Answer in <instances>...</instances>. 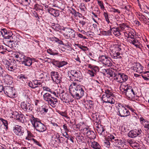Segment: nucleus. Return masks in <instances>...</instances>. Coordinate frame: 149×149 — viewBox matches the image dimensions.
<instances>
[{"instance_id":"obj_1","label":"nucleus","mask_w":149,"mask_h":149,"mask_svg":"<svg viewBox=\"0 0 149 149\" xmlns=\"http://www.w3.org/2000/svg\"><path fill=\"white\" fill-rule=\"evenodd\" d=\"M84 87L82 85H77L76 83H72L70 87V92L73 97L78 100L81 98L84 95Z\"/></svg>"},{"instance_id":"obj_2","label":"nucleus","mask_w":149,"mask_h":149,"mask_svg":"<svg viewBox=\"0 0 149 149\" xmlns=\"http://www.w3.org/2000/svg\"><path fill=\"white\" fill-rule=\"evenodd\" d=\"M120 91L130 100H134L137 96V89L136 87H132L128 85H122L120 87Z\"/></svg>"},{"instance_id":"obj_3","label":"nucleus","mask_w":149,"mask_h":149,"mask_svg":"<svg viewBox=\"0 0 149 149\" xmlns=\"http://www.w3.org/2000/svg\"><path fill=\"white\" fill-rule=\"evenodd\" d=\"M128 108L132 112H134L135 110L133 109L131 106L129 105H123L122 104H119L117 107L118 115L120 117H127L130 116V113L129 111L126 108Z\"/></svg>"},{"instance_id":"obj_4","label":"nucleus","mask_w":149,"mask_h":149,"mask_svg":"<svg viewBox=\"0 0 149 149\" xmlns=\"http://www.w3.org/2000/svg\"><path fill=\"white\" fill-rule=\"evenodd\" d=\"M29 120L31 122L33 126L36 130L40 132H43L46 130V127L39 121V120L35 118L32 115L28 116Z\"/></svg>"},{"instance_id":"obj_5","label":"nucleus","mask_w":149,"mask_h":149,"mask_svg":"<svg viewBox=\"0 0 149 149\" xmlns=\"http://www.w3.org/2000/svg\"><path fill=\"white\" fill-rule=\"evenodd\" d=\"M123 44L113 45L111 46L110 49L111 50L112 57L114 58L121 59L122 54V49Z\"/></svg>"},{"instance_id":"obj_6","label":"nucleus","mask_w":149,"mask_h":149,"mask_svg":"<svg viewBox=\"0 0 149 149\" xmlns=\"http://www.w3.org/2000/svg\"><path fill=\"white\" fill-rule=\"evenodd\" d=\"M68 73L70 75V80L72 81L80 82L83 79L81 73L78 70H71L69 71Z\"/></svg>"},{"instance_id":"obj_7","label":"nucleus","mask_w":149,"mask_h":149,"mask_svg":"<svg viewBox=\"0 0 149 149\" xmlns=\"http://www.w3.org/2000/svg\"><path fill=\"white\" fill-rule=\"evenodd\" d=\"M114 95L113 92L108 89L105 90L104 94L102 96V100L104 102L113 104L115 102V100L112 97Z\"/></svg>"},{"instance_id":"obj_8","label":"nucleus","mask_w":149,"mask_h":149,"mask_svg":"<svg viewBox=\"0 0 149 149\" xmlns=\"http://www.w3.org/2000/svg\"><path fill=\"white\" fill-rule=\"evenodd\" d=\"M43 100L47 102L51 107L53 108L56 107L58 101L56 98L52 96L51 94L48 93H46L43 95Z\"/></svg>"},{"instance_id":"obj_9","label":"nucleus","mask_w":149,"mask_h":149,"mask_svg":"<svg viewBox=\"0 0 149 149\" xmlns=\"http://www.w3.org/2000/svg\"><path fill=\"white\" fill-rule=\"evenodd\" d=\"M112 76L113 77L114 80L120 83L125 82L128 79L127 75L121 72L113 73Z\"/></svg>"},{"instance_id":"obj_10","label":"nucleus","mask_w":149,"mask_h":149,"mask_svg":"<svg viewBox=\"0 0 149 149\" xmlns=\"http://www.w3.org/2000/svg\"><path fill=\"white\" fill-rule=\"evenodd\" d=\"M63 31V33L64 36L67 39L74 38L76 32L72 29L63 27L61 29Z\"/></svg>"},{"instance_id":"obj_11","label":"nucleus","mask_w":149,"mask_h":149,"mask_svg":"<svg viewBox=\"0 0 149 149\" xmlns=\"http://www.w3.org/2000/svg\"><path fill=\"white\" fill-rule=\"evenodd\" d=\"M3 92L6 95L10 98H14L16 97V94L13 87L9 86H5Z\"/></svg>"},{"instance_id":"obj_12","label":"nucleus","mask_w":149,"mask_h":149,"mask_svg":"<svg viewBox=\"0 0 149 149\" xmlns=\"http://www.w3.org/2000/svg\"><path fill=\"white\" fill-rule=\"evenodd\" d=\"M50 76L53 81L56 84H60L62 82V77L57 72L52 71L50 73Z\"/></svg>"},{"instance_id":"obj_13","label":"nucleus","mask_w":149,"mask_h":149,"mask_svg":"<svg viewBox=\"0 0 149 149\" xmlns=\"http://www.w3.org/2000/svg\"><path fill=\"white\" fill-rule=\"evenodd\" d=\"M99 60L103 64L107 67L111 66L112 65L110 58L104 55L100 56L99 57Z\"/></svg>"},{"instance_id":"obj_14","label":"nucleus","mask_w":149,"mask_h":149,"mask_svg":"<svg viewBox=\"0 0 149 149\" xmlns=\"http://www.w3.org/2000/svg\"><path fill=\"white\" fill-rule=\"evenodd\" d=\"M96 130L98 133L103 137H105L107 135V132L104 127L100 124L97 123L95 125Z\"/></svg>"},{"instance_id":"obj_15","label":"nucleus","mask_w":149,"mask_h":149,"mask_svg":"<svg viewBox=\"0 0 149 149\" xmlns=\"http://www.w3.org/2000/svg\"><path fill=\"white\" fill-rule=\"evenodd\" d=\"M12 116L11 117L15 119L22 123H24L25 120V118L24 116L21 114L18 113L17 112L13 111L11 113Z\"/></svg>"},{"instance_id":"obj_16","label":"nucleus","mask_w":149,"mask_h":149,"mask_svg":"<svg viewBox=\"0 0 149 149\" xmlns=\"http://www.w3.org/2000/svg\"><path fill=\"white\" fill-rule=\"evenodd\" d=\"M130 68L136 72L141 74L143 72L144 67L139 63L136 62Z\"/></svg>"},{"instance_id":"obj_17","label":"nucleus","mask_w":149,"mask_h":149,"mask_svg":"<svg viewBox=\"0 0 149 149\" xmlns=\"http://www.w3.org/2000/svg\"><path fill=\"white\" fill-rule=\"evenodd\" d=\"M141 130L139 129L130 130L128 133V136L131 138H134L139 135L142 132Z\"/></svg>"},{"instance_id":"obj_18","label":"nucleus","mask_w":149,"mask_h":149,"mask_svg":"<svg viewBox=\"0 0 149 149\" xmlns=\"http://www.w3.org/2000/svg\"><path fill=\"white\" fill-rule=\"evenodd\" d=\"M21 107L24 111L29 112L32 110V107L30 103L27 100L23 101L21 103Z\"/></svg>"},{"instance_id":"obj_19","label":"nucleus","mask_w":149,"mask_h":149,"mask_svg":"<svg viewBox=\"0 0 149 149\" xmlns=\"http://www.w3.org/2000/svg\"><path fill=\"white\" fill-rule=\"evenodd\" d=\"M59 95L61 100L65 103H69L71 101L69 95L65 93L64 91H62L61 93H59Z\"/></svg>"},{"instance_id":"obj_20","label":"nucleus","mask_w":149,"mask_h":149,"mask_svg":"<svg viewBox=\"0 0 149 149\" xmlns=\"http://www.w3.org/2000/svg\"><path fill=\"white\" fill-rule=\"evenodd\" d=\"M28 86L33 89H35L36 88L42 86V82L40 80H33L29 82Z\"/></svg>"},{"instance_id":"obj_21","label":"nucleus","mask_w":149,"mask_h":149,"mask_svg":"<svg viewBox=\"0 0 149 149\" xmlns=\"http://www.w3.org/2000/svg\"><path fill=\"white\" fill-rule=\"evenodd\" d=\"M140 120L141 124L144 127V130L149 132V121L143 117L140 118Z\"/></svg>"},{"instance_id":"obj_22","label":"nucleus","mask_w":149,"mask_h":149,"mask_svg":"<svg viewBox=\"0 0 149 149\" xmlns=\"http://www.w3.org/2000/svg\"><path fill=\"white\" fill-rule=\"evenodd\" d=\"M12 55L14 58L17 59V61H21V62L24 59L25 56L22 53L18 52H13Z\"/></svg>"},{"instance_id":"obj_23","label":"nucleus","mask_w":149,"mask_h":149,"mask_svg":"<svg viewBox=\"0 0 149 149\" xmlns=\"http://www.w3.org/2000/svg\"><path fill=\"white\" fill-rule=\"evenodd\" d=\"M13 131L15 134L18 136H22L24 133V131L22 130V128L18 125H16Z\"/></svg>"},{"instance_id":"obj_24","label":"nucleus","mask_w":149,"mask_h":149,"mask_svg":"<svg viewBox=\"0 0 149 149\" xmlns=\"http://www.w3.org/2000/svg\"><path fill=\"white\" fill-rule=\"evenodd\" d=\"M128 41L131 44L134 45L137 48H140L141 44L140 40L136 38H134L132 40H129Z\"/></svg>"},{"instance_id":"obj_25","label":"nucleus","mask_w":149,"mask_h":149,"mask_svg":"<svg viewBox=\"0 0 149 149\" xmlns=\"http://www.w3.org/2000/svg\"><path fill=\"white\" fill-rule=\"evenodd\" d=\"M21 63L25 66H30L32 63V59L29 57L25 56Z\"/></svg>"},{"instance_id":"obj_26","label":"nucleus","mask_w":149,"mask_h":149,"mask_svg":"<svg viewBox=\"0 0 149 149\" xmlns=\"http://www.w3.org/2000/svg\"><path fill=\"white\" fill-rule=\"evenodd\" d=\"M1 33L3 37L5 38H11V34H12L11 33L8 32L6 29H2L1 31Z\"/></svg>"},{"instance_id":"obj_27","label":"nucleus","mask_w":149,"mask_h":149,"mask_svg":"<svg viewBox=\"0 0 149 149\" xmlns=\"http://www.w3.org/2000/svg\"><path fill=\"white\" fill-rule=\"evenodd\" d=\"M119 28L120 30L122 31H123V32L125 33H125L126 31L128 30H129L130 27L128 25H127L126 24L124 23L120 24H119Z\"/></svg>"},{"instance_id":"obj_28","label":"nucleus","mask_w":149,"mask_h":149,"mask_svg":"<svg viewBox=\"0 0 149 149\" xmlns=\"http://www.w3.org/2000/svg\"><path fill=\"white\" fill-rule=\"evenodd\" d=\"M53 64L58 68L61 67L68 64V62L66 61H63L59 62L54 60L53 61Z\"/></svg>"},{"instance_id":"obj_29","label":"nucleus","mask_w":149,"mask_h":149,"mask_svg":"<svg viewBox=\"0 0 149 149\" xmlns=\"http://www.w3.org/2000/svg\"><path fill=\"white\" fill-rule=\"evenodd\" d=\"M45 74H46V72L40 71L36 73V78L40 80H41L45 79Z\"/></svg>"},{"instance_id":"obj_30","label":"nucleus","mask_w":149,"mask_h":149,"mask_svg":"<svg viewBox=\"0 0 149 149\" xmlns=\"http://www.w3.org/2000/svg\"><path fill=\"white\" fill-rule=\"evenodd\" d=\"M2 76L4 82L6 83L10 84L12 82V78L10 75L5 74L3 75Z\"/></svg>"},{"instance_id":"obj_31","label":"nucleus","mask_w":149,"mask_h":149,"mask_svg":"<svg viewBox=\"0 0 149 149\" xmlns=\"http://www.w3.org/2000/svg\"><path fill=\"white\" fill-rule=\"evenodd\" d=\"M48 11L51 15L55 17H58L59 15V11L53 8H50L48 9Z\"/></svg>"},{"instance_id":"obj_32","label":"nucleus","mask_w":149,"mask_h":149,"mask_svg":"<svg viewBox=\"0 0 149 149\" xmlns=\"http://www.w3.org/2000/svg\"><path fill=\"white\" fill-rule=\"evenodd\" d=\"M138 17L139 19L142 22L145 24H147L149 22L147 18L141 13L138 14Z\"/></svg>"},{"instance_id":"obj_33","label":"nucleus","mask_w":149,"mask_h":149,"mask_svg":"<svg viewBox=\"0 0 149 149\" xmlns=\"http://www.w3.org/2000/svg\"><path fill=\"white\" fill-rule=\"evenodd\" d=\"M15 61L14 60L12 63L10 64L9 65H8V67L6 68L8 70L13 71L15 70L16 68V65L15 64H14L15 62Z\"/></svg>"},{"instance_id":"obj_34","label":"nucleus","mask_w":149,"mask_h":149,"mask_svg":"<svg viewBox=\"0 0 149 149\" xmlns=\"http://www.w3.org/2000/svg\"><path fill=\"white\" fill-rule=\"evenodd\" d=\"M111 29L112 30H113V33L115 36L118 37L121 35V33L120 32V30L119 28H115L113 27L111 28Z\"/></svg>"},{"instance_id":"obj_35","label":"nucleus","mask_w":149,"mask_h":149,"mask_svg":"<svg viewBox=\"0 0 149 149\" xmlns=\"http://www.w3.org/2000/svg\"><path fill=\"white\" fill-rule=\"evenodd\" d=\"M149 71L143 72L141 73V76L144 80L149 81Z\"/></svg>"},{"instance_id":"obj_36","label":"nucleus","mask_w":149,"mask_h":149,"mask_svg":"<svg viewBox=\"0 0 149 149\" xmlns=\"http://www.w3.org/2000/svg\"><path fill=\"white\" fill-rule=\"evenodd\" d=\"M91 147L94 149H99L101 148V146L97 142L93 141L91 143Z\"/></svg>"},{"instance_id":"obj_37","label":"nucleus","mask_w":149,"mask_h":149,"mask_svg":"<svg viewBox=\"0 0 149 149\" xmlns=\"http://www.w3.org/2000/svg\"><path fill=\"white\" fill-rule=\"evenodd\" d=\"M0 121L2 123V124L4 125V126L5 127V128L3 127L5 130L7 131L8 129V121L3 118H0Z\"/></svg>"},{"instance_id":"obj_38","label":"nucleus","mask_w":149,"mask_h":149,"mask_svg":"<svg viewBox=\"0 0 149 149\" xmlns=\"http://www.w3.org/2000/svg\"><path fill=\"white\" fill-rule=\"evenodd\" d=\"M88 67L90 68L91 70L94 71L95 72L99 71V68L96 65H92L91 64H89L88 65Z\"/></svg>"},{"instance_id":"obj_39","label":"nucleus","mask_w":149,"mask_h":149,"mask_svg":"<svg viewBox=\"0 0 149 149\" xmlns=\"http://www.w3.org/2000/svg\"><path fill=\"white\" fill-rule=\"evenodd\" d=\"M86 136L90 139L94 138L95 137V134L93 132L91 131L89 129Z\"/></svg>"},{"instance_id":"obj_40","label":"nucleus","mask_w":149,"mask_h":149,"mask_svg":"<svg viewBox=\"0 0 149 149\" xmlns=\"http://www.w3.org/2000/svg\"><path fill=\"white\" fill-rule=\"evenodd\" d=\"M47 53H48L50 55H57L58 54V52L56 50H52V49H47Z\"/></svg>"},{"instance_id":"obj_41","label":"nucleus","mask_w":149,"mask_h":149,"mask_svg":"<svg viewBox=\"0 0 149 149\" xmlns=\"http://www.w3.org/2000/svg\"><path fill=\"white\" fill-rule=\"evenodd\" d=\"M110 29L107 31H102L101 32L102 35L104 36H110L111 35V31L112 29L111 28V26L109 25Z\"/></svg>"},{"instance_id":"obj_42","label":"nucleus","mask_w":149,"mask_h":149,"mask_svg":"<svg viewBox=\"0 0 149 149\" xmlns=\"http://www.w3.org/2000/svg\"><path fill=\"white\" fill-rule=\"evenodd\" d=\"M27 135L25 139L26 140H32V137H33V135L29 131L27 130Z\"/></svg>"},{"instance_id":"obj_43","label":"nucleus","mask_w":149,"mask_h":149,"mask_svg":"<svg viewBox=\"0 0 149 149\" xmlns=\"http://www.w3.org/2000/svg\"><path fill=\"white\" fill-rule=\"evenodd\" d=\"M75 45L84 51H86L88 50V48L87 47L84 46L79 44H75Z\"/></svg>"},{"instance_id":"obj_44","label":"nucleus","mask_w":149,"mask_h":149,"mask_svg":"<svg viewBox=\"0 0 149 149\" xmlns=\"http://www.w3.org/2000/svg\"><path fill=\"white\" fill-rule=\"evenodd\" d=\"M112 107V104H110L109 103H108L105 105L104 109L107 111H109L111 110Z\"/></svg>"},{"instance_id":"obj_45","label":"nucleus","mask_w":149,"mask_h":149,"mask_svg":"<svg viewBox=\"0 0 149 149\" xmlns=\"http://www.w3.org/2000/svg\"><path fill=\"white\" fill-rule=\"evenodd\" d=\"M104 15L105 17L106 21L107 22V23L109 24V25H111L112 24V23L110 22L108 17V15L107 13L104 12Z\"/></svg>"},{"instance_id":"obj_46","label":"nucleus","mask_w":149,"mask_h":149,"mask_svg":"<svg viewBox=\"0 0 149 149\" xmlns=\"http://www.w3.org/2000/svg\"><path fill=\"white\" fill-rule=\"evenodd\" d=\"M65 135L63 134V136H65V138L67 139L70 140L72 143H74V141L73 140L74 138L72 137H70L69 135L67 134V132H66Z\"/></svg>"},{"instance_id":"obj_47","label":"nucleus","mask_w":149,"mask_h":149,"mask_svg":"<svg viewBox=\"0 0 149 149\" xmlns=\"http://www.w3.org/2000/svg\"><path fill=\"white\" fill-rule=\"evenodd\" d=\"M3 63L5 65V67L6 68L8 67V65H9L11 64L12 62L10 60L8 61L7 60H4L3 61Z\"/></svg>"},{"instance_id":"obj_48","label":"nucleus","mask_w":149,"mask_h":149,"mask_svg":"<svg viewBox=\"0 0 149 149\" xmlns=\"http://www.w3.org/2000/svg\"><path fill=\"white\" fill-rule=\"evenodd\" d=\"M17 78L18 79H19L20 81L22 80V81H24L26 79L27 77L24 75L21 74L18 76Z\"/></svg>"},{"instance_id":"obj_49","label":"nucleus","mask_w":149,"mask_h":149,"mask_svg":"<svg viewBox=\"0 0 149 149\" xmlns=\"http://www.w3.org/2000/svg\"><path fill=\"white\" fill-rule=\"evenodd\" d=\"M92 116L93 118V120L95 121L96 123H97L99 122V118L98 117H98L95 114H93L92 115Z\"/></svg>"},{"instance_id":"obj_50","label":"nucleus","mask_w":149,"mask_h":149,"mask_svg":"<svg viewBox=\"0 0 149 149\" xmlns=\"http://www.w3.org/2000/svg\"><path fill=\"white\" fill-rule=\"evenodd\" d=\"M58 141L59 143H68V139L65 140L63 137L62 136L60 137Z\"/></svg>"},{"instance_id":"obj_51","label":"nucleus","mask_w":149,"mask_h":149,"mask_svg":"<svg viewBox=\"0 0 149 149\" xmlns=\"http://www.w3.org/2000/svg\"><path fill=\"white\" fill-rule=\"evenodd\" d=\"M114 145L115 146H118V145H120L121 144V142L120 140L117 139H114Z\"/></svg>"},{"instance_id":"obj_52","label":"nucleus","mask_w":149,"mask_h":149,"mask_svg":"<svg viewBox=\"0 0 149 149\" xmlns=\"http://www.w3.org/2000/svg\"><path fill=\"white\" fill-rule=\"evenodd\" d=\"M116 138L113 135H110L109 136H108L107 140L112 142H113L114 141L113 140H114Z\"/></svg>"},{"instance_id":"obj_53","label":"nucleus","mask_w":149,"mask_h":149,"mask_svg":"<svg viewBox=\"0 0 149 149\" xmlns=\"http://www.w3.org/2000/svg\"><path fill=\"white\" fill-rule=\"evenodd\" d=\"M110 141L108 140H106L104 142V146L107 148H109L110 146Z\"/></svg>"},{"instance_id":"obj_54","label":"nucleus","mask_w":149,"mask_h":149,"mask_svg":"<svg viewBox=\"0 0 149 149\" xmlns=\"http://www.w3.org/2000/svg\"><path fill=\"white\" fill-rule=\"evenodd\" d=\"M89 129H90L88 128L85 127L82 130H81L84 135L86 136L88 132L89 131Z\"/></svg>"},{"instance_id":"obj_55","label":"nucleus","mask_w":149,"mask_h":149,"mask_svg":"<svg viewBox=\"0 0 149 149\" xmlns=\"http://www.w3.org/2000/svg\"><path fill=\"white\" fill-rule=\"evenodd\" d=\"M97 4L100 7L101 9L103 10L104 9V5L103 2L102 1H100L98 2Z\"/></svg>"},{"instance_id":"obj_56","label":"nucleus","mask_w":149,"mask_h":149,"mask_svg":"<svg viewBox=\"0 0 149 149\" xmlns=\"http://www.w3.org/2000/svg\"><path fill=\"white\" fill-rule=\"evenodd\" d=\"M59 113L61 116L65 117L66 118H69L68 116L67 113L65 112L60 111L59 112Z\"/></svg>"},{"instance_id":"obj_57","label":"nucleus","mask_w":149,"mask_h":149,"mask_svg":"<svg viewBox=\"0 0 149 149\" xmlns=\"http://www.w3.org/2000/svg\"><path fill=\"white\" fill-rule=\"evenodd\" d=\"M87 73L88 74H89L91 76L93 77L94 76V74H95V73H94L93 71L91 70H88Z\"/></svg>"},{"instance_id":"obj_58","label":"nucleus","mask_w":149,"mask_h":149,"mask_svg":"<svg viewBox=\"0 0 149 149\" xmlns=\"http://www.w3.org/2000/svg\"><path fill=\"white\" fill-rule=\"evenodd\" d=\"M12 34H11V37L12 38H6V39H8V40L7 41L8 42H15V40H13V38H16L15 36H12L11 35Z\"/></svg>"},{"instance_id":"obj_59","label":"nucleus","mask_w":149,"mask_h":149,"mask_svg":"<svg viewBox=\"0 0 149 149\" xmlns=\"http://www.w3.org/2000/svg\"><path fill=\"white\" fill-rule=\"evenodd\" d=\"M32 140L33 141L34 143H35L38 146H41V144L39 143V142L37 141L34 139L32 138Z\"/></svg>"},{"instance_id":"obj_60","label":"nucleus","mask_w":149,"mask_h":149,"mask_svg":"<svg viewBox=\"0 0 149 149\" xmlns=\"http://www.w3.org/2000/svg\"><path fill=\"white\" fill-rule=\"evenodd\" d=\"M111 11L114 13H117L119 14L120 13V11L118 9H116L113 8H111Z\"/></svg>"},{"instance_id":"obj_61","label":"nucleus","mask_w":149,"mask_h":149,"mask_svg":"<svg viewBox=\"0 0 149 149\" xmlns=\"http://www.w3.org/2000/svg\"><path fill=\"white\" fill-rule=\"evenodd\" d=\"M79 8L81 9V10L83 11H85V7L84 5V4H83L81 3V5L79 6Z\"/></svg>"},{"instance_id":"obj_62","label":"nucleus","mask_w":149,"mask_h":149,"mask_svg":"<svg viewBox=\"0 0 149 149\" xmlns=\"http://www.w3.org/2000/svg\"><path fill=\"white\" fill-rule=\"evenodd\" d=\"M48 109L47 107H42V111L43 113H47L48 111Z\"/></svg>"},{"instance_id":"obj_63","label":"nucleus","mask_w":149,"mask_h":149,"mask_svg":"<svg viewBox=\"0 0 149 149\" xmlns=\"http://www.w3.org/2000/svg\"><path fill=\"white\" fill-rule=\"evenodd\" d=\"M43 89L44 91H47L52 92L51 90L47 87H43Z\"/></svg>"},{"instance_id":"obj_64","label":"nucleus","mask_w":149,"mask_h":149,"mask_svg":"<svg viewBox=\"0 0 149 149\" xmlns=\"http://www.w3.org/2000/svg\"><path fill=\"white\" fill-rule=\"evenodd\" d=\"M63 127L64 130L65 131V133H66V132H67L69 131V130L68 129L67 126L66 124H64L63 125Z\"/></svg>"}]
</instances>
